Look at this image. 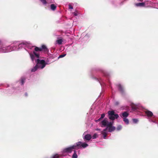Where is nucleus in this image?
<instances>
[{
	"instance_id": "7",
	"label": "nucleus",
	"mask_w": 158,
	"mask_h": 158,
	"mask_svg": "<svg viewBox=\"0 0 158 158\" xmlns=\"http://www.w3.org/2000/svg\"><path fill=\"white\" fill-rule=\"evenodd\" d=\"M43 51L45 52L48 51V49L45 45H43L40 48L37 47H35V51L33 52L38 53L40 55V53Z\"/></svg>"
},
{
	"instance_id": "20",
	"label": "nucleus",
	"mask_w": 158,
	"mask_h": 158,
	"mask_svg": "<svg viewBox=\"0 0 158 158\" xmlns=\"http://www.w3.org/2000/svg\"><path fill=\"white\" fill-rule=\"evenodd\" d=\"M123 121H124V123L126 124H128L129 123V121L128 120V119L127 118H123Z\"/></svg>"
},
{
	"instance_id": "34",
	"label": "nucleus",
	"mask_w": 158,
	"mask_h": 158,
	"mask_svg": "<svg viewBox=\"0 0 158 158\" xmlns=\"http://www.w3.org/2000/svg\"><path fill=\"white\" fill-rule=\"evenodd\" d=\"M104 75L105 76H106L108 75V74L107 73H103Z\"/></svg>"
},
{
	"instance_id": "37",
	"label": "nucleus",
	"mask_w": 158,
	"mask_h": 158,
	"mask_svg": "<svg viewBox=\"0 0 158 158\" xmlns=\"http://www.w3.org/2000/svg\"><path fill=\"white\" fill-rule=\"evenodd\" d=\"M143 0H138V1L139 2H142Z\"/></svg>"
},
{
	"instance_id": "4",
	"label": "nucleus",
	"mask_w": 158,
	"mask_h": 158,
	"mask_svg": "<svg viewBox=\"0 0 158 158\" xmlns=\"http://www.w3.org/2000/svg\"><path fill=\"white\" fill-rule=\"evenodd\" d=\"M9 52L8 46L0 40V53Z\"/></svg>"
},
{
	"instance_id": "25",
	"label": "nucleus",
	"mask_w": 158,
	"mask_h": 158,
	"mask_svg": "<svg viewBox=\"0 0 158 158\" xmlns=\"http://www.w3.org/2000/svg\"><path fill=\"white\" fill-rule=\"evenodd\" d=\"M98 136V134L97 133H95L93 135L92 137V138H93V139H95Z\"/></svg>"
},
{
	"instance_id": "21",
	"label": "nucleus",
	"mask_w": 158,
	"mask_h": 158,
	"mask_svg": "<svg viewBox=\"0 0 158 158\" xmlns=\"http://www.w3.org/2000/svg\"><path fill=\"white\" fill-rule=\"evenodd\" d=\"M25 78L23 77H22L21 78V84L22 85H23L25 82Z\"/></svg>"
},
{
	"instance_id": "3",
	"label": "nucleus",
	"mask_w": 158,
	"mask_h": 158,
	"mask_svg": "<svg viewBox=\"0 0 158 158\" xmlns=\"http://www.w3.org/2000/svg\"><path fill=\"white\" fill-rule=\"evenodd\" d=\"M113 122H110L108 126L101 131V134L104 139H106L108 132H111L114 131L116 129L115 127L112 126Z\"/></svg>"
},
{
	"instance_id": "23",
	"label": "nucleus",
	"mask_w": 158,
	"mask_h": 158,
	"mask_svg": "<svg viewBox=\"0 0 158 158\" xmlns=\"http://www.w3.org/2000/svg\"><path fill=\"white\" fill-rule=\"evenodd\" d=\"M62 41H63L62 39H59V40H57L56 41V43L60 45L62 44Z\"/></svg>"
},
{
	"instance_id": "5",
	"label": "nucleus",
	"mask_w": 158,
	"mask_h": 158,
	"mask_svg": "<svg viewBox=\"0 0 158 158\" xmlns=\"http://www.w3.org/2000/svg\"><path fill=\"white\" fill-rule=\"evenodd\" d=\"M145 113L148 117L147 118L148 119L149 122L156 123V120L151 118V117H153V118H154L156 117L155 116L153 115L152 112L148 110H147L145 111Z\"/></svg>"
},
{
	"instance_id": "39",
	"label": "nucleus",
	"mask_w": 158,
	"mask_h": 158,
	"mask_svg": "<svg viewBox=\"0 0 158 158\" xmlns=\"http://www.w3.org/2000/svg\"><path fill=\"white\" fill-rule=\"evenodd\" d=\"M99 82H100V85H101V86H102V84H101V83L100 82V81H99Z\"/></svg>"
},
{
	"instance_id": "29",
	"label": "nucleus",
	"mask_w": 158,
	"mask_h": 158,
	"mask_svg": "<svg viewBox=\"0 0 158 158\" xmlns=\"http://www.w3.org/2000/svg\"><path fill=\"white\" fill-rule=\"evenodd\" d=\"M40 1L44 4H46L47 3L46 0H40Z\"/></svg>"
},
{
	"instance_id": "14",
	"label": "nucleus",
	"mask_w": 158,
	"mask_h": 158,
	"mask_svg": "<svg viewBox=\"0 0 158 158\" xmlns=\"http://www.w3.org/2000/svg\"><path fill=\"white\" fill-rule=\"evenodd\" d=\"M145 5V3L144 2L138 3L135 4V5L138 7H143Z\"/></svg>"
},
{
	"instance_id": "16",
	"label": "nucleus",
	"mask_w": 158,
	"mask_h": 158,
	"mask_svg": "<svg viewBox=\"0 0 158 158\" xmlns=\"http://www.w3.org/2000/svg\"><path fill=\"white\" fill-rule=\"evenodd\" d=\"M50 8L52 10H55L56 8V6L54 4H52L50 6Z\"/></svg>"
},
{
	"instance_id": "40",
	"label": "nucleus",
	"mask_w": 158,
	"mask_h": 158,
	"mask_svg": "<svg viewBox=\"0 0 158 158\" xmlns=\"http://www.w3.org/2000/svg\"><path fill=\"white\" fill-rule=\"evenodd\" d=\"M45 60H46V59H45ZM45 61H46H46H47L46 60H45Z\"/></svg>"
},
{
	"instance_id": "32",
	"label": "nucleus",
	"mask_w": 158,
	"mask_h": 158,
	"mask_svg": "<svg viewBox=\"0 0 158 158\" xmlns=\"http://www.w3.org/2000/svg\"><path fill=\"white\" fill-rule=\"evenodd\" d=\"M69 9H73V6L71 5H69Z\"/></svg>"
},
{
	"instance_id": "22",
	"label": "nucleus",
	"mask_w": 158,
	"mask_h": 158,
	"mask_svg": "<svg viewBox=\"0 0 158 158\" xmlns=\"http://www.w3.org/2000/svg\"><path fill=\"white\" fill-rule=\"evenodd\" d=\"M131 106L132 110H135L137 109V106L136 105H135L134 104H132Z\"/></svg>"
},
{
	"instance_id": "15",
	"label": "nucleus",
	"mask_w": 158,
	"mask_h": 158,
	"mask_svg": "<svg viewBox=\"0 0 158 158\" xmlns=\"http://www.w3.org/2000/svg\"><path fill=\"white\" fill-rule=\"evenodd\" d=\"M118 87L119 90L122 94L123 93L124 89L122 86L120 84H119L118 85Z\"/></svg>"
},
{
	"instance_id": "31",
	"label": "nucleus",
	"mask_w": 158,
	"mask_h": 158,
	"mask_svg": "<svg viewBox=\"0 0 158 158\" xmlns=\"http://www.w3.org/2000/svg\"><path fill=\"white\" fill-rule=\"evenodd\" d=\"M73 14L75 16H77L78 15V13L77 11L73 13Z\"/></svg>"
},
{
	"instance_id": "1",
	"label": "nucleus",
	"mask_w": 158,
	"mask_h": 158,
	"mask_svg": "<svg viewBox=\"0 0 158 158\" xmlns=\"http://www.w3.org/2000/svg\"><path fill=\"white\" fill-rule=\"evenodd\" d=\"M30 57L32 61L36 63L37 65L39 68V69H43L46 66V64H49L48 61H45L44 60L40 59V55L38 53L35 52H29Z\"/></svg>"
},
{
	"instance_id": "26",
	"label": "nucleus",
	"mask_w": 158,
	"mask_h": 158,
	"mask_svg": "<svg viewBox=\"0 0 158 158\" xmlns=\"http://www.w3.org/2000/svg\"><path fill=\"white\" fill-rule=\"evenodd\" d=\"M133 122L135 123H137L138 122V120L136 118H134L132 119Z\"/></svg>"
},
{
	"instance_id": "28",
	"label": "nucleus",
	"mask_w": 158,
	"mask_h": 158,
	"mask_svg": "<svg viewBox=\"0 0 158 158\" xmlns=\"http://www.w3.org/2000/svg\"><path fill=\"white\" fill-rule=\"evenodd\" d=\"M66 54H61L58 57V58H62L65 56Z\"/></svg>"
},
{
	"instance_id": "33",
	"label": "nucleus",
	"mask_w": 158,
	"mask_h": 158,
	"mask_svg": "<svg viewBox=\"0 0 158 158\" xmlns=\"http://www.w3.org/2000/svg\"><path fill=\"white\" fill-rule=\"evenodd\" d=\"M14 89H12L11 91H9V94H10V93H12V92H14Z\"/></svg>"
},
{
	"instance_id": "17",
	"label": "nucleus",
	"mask_w": 158,
	"mask_h": 158,
	"mask_svg": "<svg viewBox=\"0 0 158 158\" xmlns=\"http://www.w3.org/2000/svg\"><path fill=\"white\" fill-rule=\"evenodd\" d=\"M38 69H39V68L38 67V66L37 65V64H36L35 66L32 69L31 71L32 72H35Z\"/></svg>"
},
{
	"instance_id": "35",
	"label": "nucleus",
	"mask_w": 158,
	"mask_h": 158,
	"mask_svg": "<svg viewBox=\"0 0 158 158\" xmlns=\"http://www.w3.org/2000/svg\"><path fill=\"white\" fill-rule=\"evenodd\" d=\"M95 130L98 131H100V129L98 128H97L95 129Z\"/></svg>"
},
{
	"instance_id": "27",
	"label": "nucleus",
	"mask_w": 158,
	"mask_h": 158,
	"mask_svg": "<svg viewBox=\"0 0 158 158\" xmlns=\"http://www.w3.org/2000/svg\"><path fill=\"white\" fill-rule=\"evenodd\" d=\"M59 156L58 154H56L53 155L52 158H58Z\"/></svg>"
},
{
	"instance_id": "24",
	"label": "nucleus",
	"mask_w": 158,
	"mask_h": 158,
	"mask_svg": "<svg viewBox=\"0 0 158 158\" xmlns=\"http://www.w3.org/2000/svg\"><path fill=\"white\" fill-rule=\"evenodd\" d=\"M122 128V126L121 125H119L117 127L116 130L117 131L120 130Z\"/></svg>"
},
{
	"instance_id": "6",
	"label": "nucleus",
	"mask_w": 158,
	"mask_h": 158,
	"mask_svg": "<svg viewBox=\"0 0 158 158\" xmlns=\"http://www.w3.org/2000/svg\"><path fill=\"white\" fill-rule=\"evenodd\" d=\"M108 114L109 118L112 120H114L115 119H117L119 117L118 114H115L114 110H109L108 112Z\"/></svg>"
},
{
	"instance_id": "8",
	"label": "nucleus",
	"mask_w": 158,
	"mask_h": 158,
	"mask_svg": "<svg viewBox=\"0 0 158 158\" xmlns=\"http://www.w3.org/2000/svg\"><path fill=\"white\" fill-rule=\"evenodd\" d=\"M9 52L14 51H17L18 48L16 42L13 43L10 45H8Z\"/></svg>"
},
{
	"instance_id": "11",
	"label": "nucleus",
	"mask_w": 158,
	"mask_h": 158,
	"mask_svg": "<svg viewBox=\"0 0 158 158\" xmlns=\"http://www.w3.org/2000/svg\"><path fill=\"white\" fill-rule=\"evenodd\" d=\"M109 122H108L106 118L104 119L101 122V127H107L108 126V124L109 123Z\"/></svg>"
},
{
	"instance_id": "10",
	"label": "nucleus",
	"mask_w": 158,
	"mask_h": 158,
	"mask_svg": "<svg viewBox=\"0 0 158 158\" xmlns=\"http://www.w3.org/2000/svg\"><path fill=\"white\" fill-rule=\"evenodd\" d=\"M86 132H85L83 135V138L84 141H85V143L88 142L92 138V136L89 134H85Z\"/></svg>"
},
{
	"instance_id": "19",
	"label": "nucleus",
	"mask_w": 158,
	"mask_h": 158,
	"mask_svg": "<svg viewBox=\"0 0 158 158\" xmlns=\"http://www.w3.org/2000/svg\"><path fill=\"white\" fill-rule=\"evenodd\" d=\"M105 116V114H103L101 115V117L98 119L96 120L95 121L96 122H98L100 121L101 119H102Z\"/></svg>"
},
{
	"instance_id": "18",
	"label": "nucleus",
	"mask_w": 158,
	"mask_h": 158,
	"mask_svg": "<svg viewBox=\"0 0 158 158\" xmlns=\"http://www.w3.org/2000/svg\"><path fill=\"white\" fill-rule=\"evenodd\" d=\"M77 151L74 150V153L72 156V158H77Z\"/></svg>"
},
{
	"instance_id": "38",
	"label": "nucleus",
	"mask_w": 158,
	"mask_h": 158,
	"mask_svg": "<svg viewBox=\"0 0 158 158\" xmlns=\"http://www.w3.org/2000/svg\"><path fill=\"white\" fill-rule=\"evenodd\" d=\"M118 102H116L115 104L116 105H118Z\"/></svg>"
},
{
	"instance_id": "2",
	"label": "nucleus",
	"mask_w": 158,
	"mask_h": 158,
	"mask_svg": "<svg viewBox=\"0 0 158 158\" xmlns=\"http://www.w3.org/2000/svg\"><path fill=\"white\" fill-rule=\"evenodd\" d=\"M88 146L87 143L81 141L74 143L73 145L64 149L63 152L70 153L72 152L73 149H78L79 148H85Z\"/></svg>"
},
{
	"instance_id": "30",
	"label": "nucleus",
	"mask_w": 158,
	"mask_h": 158,
	"mask_svg": "<svg viewBox=\"0 0 158 158\" xmlns=\"http://www.w3.org/2000/svg\"><path fill=\"white\" fill-rule=\"evenodd\" d=\"M54 2V0H47V2L48 3H52Z\"/></svg>"
},
{
	"instance_id": "9",
	"label": "nucleus",
	"mask_w": 158,
	"mask_h": 158,
	"mask_svg": "<svg viewBox=\"0 0 158 158\" xmlns=\"http://www.w3.org/2000/svg\"><path fill=\"white\" fill-rule=\"evenodd\" d=\"M17 47L18 50L22 47H25V45L27 44L26 43V41H23L21 42H16Z\"/></svg>"
},
{
	"instance_id": "13",
	"label": "nucleus",
	"mask_w": 158,
	"mask_h": 158,
	"mask_svg": "<svg viewBox=\"0 0 158 158\" xmlns=\"http://www.w3.org/2000/svg\"><path fill=\"white\" fill-rule=\"evenodd\" d=\"M129 115V114L126 111H125L120 114V117L123 118H127Z\"/></svg>"
},
{
	"instance_id": "36",
	"label": "nucleus",
	"mask_w": 158,
	"mask_h": 158,
	"mask_svg": "<svg viewBox=\"0 0 158 158\" xmlns=\"http://www.w3.org/2000/svg\"><path fill=\"white\" fill-rule=\"evenodd\" d=\"M25 95L26 96H27V93H25Z\"/></svg>"
},
{
	"instance_id": "12",
	"label": "nucleus",
	"mask_w": 158,
	"mask_h": 158,
	"mask_svg": "<svg viewBox=\"0 0 158 158\" xmlns=\"http://www.w3.org/2000/svg\"><path fill=\"white\" fill-rule=\"evenodd\" d=\"M26 43L27 44L25 45V47L28 48V49L31 50L34 49V50L32 52H33L34 51H35V47H36L32 46L31 44L29 42H26ZM31 52H28L29 53Z\"/></svg>"
}]
</instances>
